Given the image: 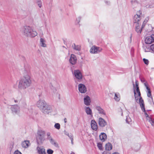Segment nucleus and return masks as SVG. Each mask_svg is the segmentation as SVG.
I'll return each mask as SVG.
<instances>
[{
  "label": "nucleus",
  "instance_id": "obj_1",
  "mask_svg": "<svg viewBox=\"0 0 154 154\" xmlns=\"http://www.w3.org/2000/svg\"><path fill=\"white\" fill-rule=\"evenodd\" d=\"M31 83L30 75L25 71L23 76L19 81L18 88L20 89H24L30 86Z\"/></svg>",
  "mask_w": 154,
  "mask_h": 154
},
{
  "label": "nucleus",
  "instance_id": "obj_2",
  "mask_svg": "<svg viewBox=\"0 0 154 154\" xmlns=\"http://www.w3.org/2000/svg\"><path fill=\"white\" fill-rule=\"evenodd\" d=\"M20 30L24 35L28 37H34L38 34L35 31L29 26H24Z\"/></svg>",
  "mask_w": 154,
  "mask_h": 154
},
{
  "label": "nucleus",
  "instance_id": "obj_3",
  "mask_svg": "<svg viewBox=\"0 0 154 154\" xmlns=\"http://www.w3.org/2000/svg\"><path fill=\"white\" fill-rule=\"evenodd\" d=\"M135 87L136 88V91L137 92V93L138 94V96H136V91L135 89H134V96L135 97V99L136 100H138V99H139V103L140 104V105H141V100H143V101L144 102L142 98V97L141 96V94L140 93V90L139 89V88L138 87V84L137 83V81H135Z\"/></svg>",
  "mask_w": 154,
  "mask_h": 154
},
{
  "label": "nucleus",
  "instance_id": "obj_4",
  "mask_svg": "<svg viewBox=\"0 0 154 154\" xmlns=\"http://www.w3.org/2000/svg\"><path fill=\"white\" fill-rule=\"evenodd\" d=\"M45 132L44 131H39L38 133L37 140L38 142L42 143L45 140Z\"/></svg>",
  "mask_w": 154,
  "mask_h": 154
},
{
  "label": "nucleus",
  "instance_id": "obj_5",
  "mask_svg": "<svg viewBox=\"0 0 154 154\" xmlns=\"http://www.w3.org/2000/svg\"><path fill=\"white\" fill-rule=\"evenodd\" d=\"M74 74L75 77L74 79L75 82L77 81L81 82L82 78V75L80 71L79 70H74Z\"/></svg>",
  "mask_w": 154,
  "mask_h": 154
},
{
  "label": "nucleus",
  "instance_id": "obj_6",
  "mask_svg": "<svg viewBox=\"0 0 154 154\" xmlns=\"http://www.w3.org/2000/svg\"><path fill=\"white\" fill-rule=\"evenodd\" d=\"M142 14L141 11H139L137 12L136 14L134 17L133 23L134 24L140 23V21L141 19V16L140 14Z\"/></svg>",
  "mask_w": 154,
  "mask_h": 154
},
{
  "label": "nucleus",
  "instance_id": "obj_7",
  "mask_svg": "<svg viewBox=\"0 0 154 154\" xmlns=\"http://www.w3.org/2000/svg\"><path fill=\"white\" fill-rule=\"evenodd\" d=\"M141 105L140 106L141 109L144 112L145 115L146 117V119L147 121H148L150 123L152 119L148 115L147 113L146 112V111L144 103L143 100H141Z\"/></svg>",
  "mask_w": 154,
  "mask_h": 154
},
{
  "label": "nucleus",
  "instance_id": "obj_8",
  "mask_svg": "<svg viewBox=\"0 0 154 154\" xmlns=\"http://www.w3.org/2000/svg\"><path fill=\"white\" fill-rule=\"evenodd\" d=\"M102 48L100 47L96 46H93L90 50V52L92 54H98L102 51Z\"/></svg>",
  "mask_w": 154,
  "mask_h": 154
},
{
  "label": "nucleus",
  "instance_id": "obj_9",
  "mask_svg": "<svg viewBox=\"0 0 154 154\" xmlns=\"http://www.w3.org/2000/svg\"><path fill=\"white\" fill-rule=\"evenodd\" d=\"M12 113L15 114H19L20 112V108L18 105H12L11 108Z\"/></svg>",
  "mask_w": 154,
  "mask_h": 154
},
{
  "label": "nucleus",
  "instance_id": "obj_10",
  "mask_svg": "<svg viewBox=\"0 0 154 154\" xmlns=\"http://www.w3.org/2000/svg\"><path fill=\"white\" fill-rule=\"evenodd\" d=\"M41 110L44 114H48L51 113L52 110L51 107L47 104Z\"/></svg>",
  "mask_w": 154,
  "mask_h": 154
},
{
  "label": "nucleus",
  "instance_id": "obj_11",
  "mask_svg": "<svg viewBox=\"0 0 154 154\" xmlns=\"http://www.w3.org/2000/svg\"><path fill=\"white\" fill-rule=\"evenodd\" d=\"M46 102L43 100H39L37 103V106L41 110L47 105Z\"/></svg>",
  "mask_w": 154,
  "mask_h": 154
},
{
  "label": "nucleus",
  "instance_id": "obj_12",
  "mask_svg": "<svg viewBox=\"0 0 154 154\" xmlns=\"http://www.w3.org/2000/svg\"><path fill=\"white\" fill-rule=\"evenodd\" d=\"M98 123L99 126L103 128L107 125L106 122L101 117H99L98 119Z\"/></svg>",
  "mask_w": 154,
  "mask_h": 154
},
{
  "label": "nucleus",
  "instance_id": "obj_13",
  "mask_svg": "<svg viewBox=\"0 0 154 154\" xmlns=\"http://www.w3.org/2000/svg\"><path fill=\"white\" fill-rule=\"evenodd\" d=\"M78 89L80 92L84 93L87 91V88L85 85L82 84H80L78 85Z\"/></svg>",
  "mask_w": 154,
  "mask_h": 154
},
{
  "label": "nucleus",
  "instance_id": "obj_14",
  "mask_svg": "<svg viewBox=\"0 0 154 154\" xmlns=\"http://www.w3.org/2000/svg\"><path fill=\"white\" fill-rule=\"evenodd\" d=\"M91 126L92 129L95 131H96L98 128L97 125L96 121L94 120H92L91 121Z\"/></svg>",
  "mask_w": 154,
  "mask_h": 154
},
{
  "label": "nucleus",
  "instance_id": "obj_15",
  "mask_svg": "<svg viewBox=\"0 0 154 154\" xmlns=\"http://www.w3.org/2000/svg\"><path fill=\"white\" fill-rule=\"evenodd\" d=\"M84 103L86 105L89 106L90 105L91 99L89 96H86L84 98Z\"/></svg>",
  "mask_w": 154,
  "mask_h": 154
},
{
  "label": "nucleus",
  "instance_id": "obj_16",
  "mask_svg": "<svg viewBox=\"0 0 154 154\" xmlns=\"http://www.w3.org/2000/svg\"><path fill=\"white\" fill-rule=\"evenodd\" d=\"M96 109L98 111V113L101 115H105L106 113L105 111L100 106H96Z\"/></svg>",
  "mask_w": 154,
  "mask_h": 154
},
{
  "label": "nucleus",
  "instance_id": "obj_17",
  "mask_svg": "<svg viewBox=\"0 0 154 154\" xmlns=\"http://www.w3.org/2000/svg\"><path fill=\"white\" fill-rule=\"evenodd\" d=\"M151 35L150 36L147 37L145 39V42L146 44H150L154 42V39L152 38Z\"/></svg>",
  "mask_w": 154,
  "mask_h": 154
},
{
  "label": "nucleus",
  "instance_id": "obj_18",
  "mask_svg": "<svg viewBox=\"0 0 154 154\" xmlns=\"http://www.w3.org/2000/svg\"><path fill=\"white\" fill-rule=\"evenodd\" d=\"M40 45L41 47H46L47 45L46 44V41L45 38H41L40 40Z\"/></svg>",
  "mask_w": 154,
  "mask_h": 154
},
{
  "label": "nucleus",
  "instance_id": "obj_19",
  "mask_svg": "<svg viewBox=\"0 0 154 154\" xmlns=\"http://www.w3.org/2000/svg\"><path fill=\"white\" fill-rule=\"evenodd\" d=\"M69 62L72 65L75 64V63L76 62V58L74 55H71Z\"/></svg>",
  "mask_w": 154,
  "mask_h": 154
},
{
  "label": "nucleus",
  "instance_id": "obj_20",
  "mask_svg": "<svg viewBox=\"0 0 154 154\" xmlns=\"http://www.w3.org/2000/svg\"><path fill=\"white\" fill-rule=\"evenodd\" d=\"M37 149L39 154H46L45 149L42 147H38Z\"/></svg>",
  "mask_w": 154,
  "mask_h": 154
},
{
  "label": "nucleus",
  "instance_id": "obj_21",
  "mask_svg": "<svg viewBox=\"0 0 154 154\" xmlns=\"http://www.w3.org/2000/svg\"><path fill=\"white\" fill-rule=\"evenodd\" d=\"M100 140L101 141L104 142L107 139V136L106 134L104 133H101L99 135Z\"/></svg>",
  "mask_w": 154,
  "mask_h": 154
},
{
  "label": "nucleus",
  "instance_id": "obj_22",
  "mask_svg": "<svg viewBox=\"0 0 154 154\" xmlns=\"http://www.w3.org/2000/svg\"><path fill=\"white\" fill-rule=\"evenodd\" d=\"M30 145V142L29 140H25L22 143V146L24 148H27Z\"/></svg>",
  "mask_w": 154,
  "mask_h": 154
},
{
  "label": "nucleus",
  "instance_id": "obj_23",
  "mask_svg": "<svg viewBox=\"0 0 154 154\" xmlns=\"http://www.w3.org/2000/svg\"><path fill=\"white\" fill-rule=\"evenodd\" d=\"M140 24L138 23L136 24L135 26V30L138 33H140L142 31V29L140 27Z\"/></svg>",
  "mask_w": 154,
  "mask_h": 154
},
{
  "label": "nucleus",
  "instance_id": "obj_24",
  "mask_svg": "<svg viewBox=\"0 0 154 154\" xmlns=\"http://www.w3.org/2000/svg\"><path fill=\"white\" fill-rule=\"evenodd\" d=\"M143 48L145 52L151 51V46H149L147 45H144L143 46Z\"/></svg>",
  "mask_w": 154,
  "mask_h": 154
},
{
  "label": "nucleus",
  "instance_id": "obj_25",
  "mask_svg": "<svg viewBox=\"0 0 154 154\" xmlns=\"http://www.w3.org/2000/svg\"><path fill=\"white\" fill-rule=\"evenodd\" d=\"M105 148L106 150H110L112 149V145L110 143H108L106 144Z\"/></svg>",
  "mask_w": 154,
  "mask_h": 154
},
{
  "label": "nucleus",
  "instance_id": "obj_26",
  "mask_svg": "<svg viewBox=\"0 0 154 154\" xmlns=\"http://www.w3.org/2000/svg\"><path fill=\"white\" fill-rule=\"evenodd\" d=\"M85 110L87 115H92V110L89 107H86L85 108Z\"/></svg>",
  "mask_w": 154,
  "mask_h": 154
},
{
  "label": "nucleus",
  "instance_id": "obj_27",
  "mask_svg": "<svg viewBox=\"0 0 154 154\" xmlns=\"http://www.w3.org/2000/svg\"><path fill=\"white\" fill-rule=\"evenodd\" d=\"M74 45L72 46L73 49L75 50L79 51L81 50V46L79 45H75V44H74Z\"/></svg>",
  "mask_w": 154,
  "mask_h": 154
},
{
  "label": "nucleus",
  "instance_id": "obj_28",
  "mask_svg": "<svg viewBox=\"0 0 154 154\" xmlns=\"http://www.w3.org/2000/svg\"><path fill=\"white\" fill-rule=\"evenodd\" d=\"M52 95L53 97L57 96V90L54 88L52 89Z\"/></svg>",
  "mask_w": 154,
  "mask_h": 154
},
{
  "label": "nucleus",
  "instance_id": "obj_29",
  "mask_svg": "<svg viewBox=\"0 0 154 154\" xmlns=\"http://www.w3.org/2000/svg\"><path fill=\"white\" fill-rule=\"evenodd\" d=\"M114 99L116 101H119L120 100V97L119 93H115Z\"/></svg>",
  "mask_w": 154,
  "mask_h": 154
},
{
  "label": "nucleus",
  "instance_id": "obj_30",
  "mask_svg": "<svg viewBox=\"0 0 154 154\" xmlns=\"http://www.w3.org/2000/svg\"><path fill=\"white\" fill-rule=\"evenodd\" d=\"M67 136L70 139V140H71V143L73 145V135L71 134H68V135H67Z\"/></svg>",
  "mask_w": 154,
  "mask_h": 154
},
{
  "label": "nucleus",
  "instance_id": "obj_31",
  "mask_svg": "<svg viewBox=\"0 0 154 154\" xmlns=\"http://www.w3.org/2000/svg\"><path fill=\"white\" fill-rule=\"evenodd\" d=\"M50 142L53 145H55V143L54 140L52 138V137H49L48 139Z\"/></svg>",
  "mask_w": 154,
  "mask_h": 154
},
{
  "label": "nucleus",
  "instance_id": "obj_32",
  "mask_svg": "<svg viewBox=\"0 0 154 154\" xmlns=\"http://www.w3.org/2000/svg\"><path fill=\"white\" fill-rule=\"evenodd\" d=\"M147 96L150 97L151 99L152 102H153V98L151 95V91H147Z\"/></svg>",
  "mask_w": 154,
  "mask_h": 154
},
{
  "label": "nucleus",
  "instance_id": "obj_33",
  "mask_svg": "<svg viewBox=\"0 0 154 154\" xmlns=\"http://www.w3.org/2000/svg\"><path fill=\"white\" fill-rule=\"evenodd\" d=\"M21 97H18L17 99H14V102L15 103H19L21 101Z\"/></svg>",
  "mask_w": 154,
  "mask_h": 154
},
{
  "label": "nucleus",
  "instance_id": "obj_34",
  "mask_svg": "<svg viewBox=\"0 0 154 154\" xmlns=\"http://www.w3.org/2000/svg\"><path fill=\"white\" fill-rule=\"evenodd\" d=\"M132 5L134 7H136L139 5L137 2L136 1H134L132 2Z\"/></svg>",
  "mask_w": 154,
  "mask_h": 154
},
{
  "label": "nucleus",
  "instance_id": "obj_35",
  "mask_svg": "<svg viewBox=\"0 0 154 154\" xmlns=\"http://www.w3.org/2000/svg\"><path fill=\"white\" fill-rule=\"evenodd\" d=\"M144 84L145 86V87L146 88V89L147 90V91H150L149 88L148 87V84L146 82H145L144 83Z\"/></svg>",
  "mask_w": 154,
  "mask_h": 154
},
{
  "label": "nucleus",
  "instance_id": "obj_36",
  "mask_svg": "<svg viewBox=\"0 0 154 154\" xmlns=\"http://www.w3.org/2000/svg\"><path fill=\"white\" fill-rule=\"evenodd\" d=\"M131 118L129 117L128 116L127 117L126 119V122L128 124H129V123L131 122Z\"/></svg>",
  "mask_w": 154,
  "mask_h": 154
},
{
  "label": "nucleus",
  "instance_id": "obj_37",
  "mask_svg": "<svg viewBox=\"0 0 154 154\" xmlns=\"http://www.w3.org/2000/svg\"><path fill=\"white\" fill-rule=\"evenodd\" d=\"M47 153L48 154H52L53 153V151L51 149H49L47 150Z\"/></svg>",
  "mask_w": 154,
  "mask_h": 154
},
{
  "label": "nucleus",
  "instance_id": "obj_38",
  "mask_svg": "<svg viewBox=\"0 0 154 154\" xmlns=\"http://www.w3.org/2000/svg\"><path fill=\"white\" fill-rule=\"evenodd\" d=\"M143 60L145 64L146 65H148L149 64V61L148 59H146L145 58H143Z\"/></svg>",
  "mask_w": 154,
  "mask_h": 154
},
{
  "label": "nucleus",
  "instance_id": "obj_39",
  "mask_svg": "<svg viewBox=\"0 0 154 154\" xmlns=\"http://www.w3.org/2000/svg\"><path fill=\"white\" fill-rule=\"evenodd\" d=\"M151 52L154 54V44L151 45Z\"/></svg>",
  "mask_w": 154,
  "mask_h": 154
},
{
  "label": "nucleus",
  "instance_id": "obj_40",
  "mask_svg": "<svg viewBox=\"0 0 154 154\" xmlns=\"http://www.w3.org/2000/svg\"><path fill=\"white\" fill-rule=\"evenodd\" d=\"M38 5L39 7L41 8L42 6V2L41 0H39L37 2Z\"/></svg>",
  "mask_w": 154,
  "mask_h": 154
},
{
  "label": "nucleus",
  "instance_id": "obj_41",
  "mask_svg": "<svg viewBox=\"0 0 154 154\" xmlns=\"http://www.w3.org/2000/svg\"><path fill=\"white\" fill-rule=\"evenodd\" d=\"M97 146L101 150L102 149V145L100 143H97Z\"/></svg>",
  "mask_w": 154,
  "mask_h": 154
},
{
  "label": "nucleus",
  "instance_id": "obj_42",
  "mask_svg": "<svg viewBox=\"0 0 154 154\" xmlns=\"http://www.w3.org/2000/svg\"><path fill=\"white\" fill-rule=\"evenodd\" d=\"M51 133L49 132H48L46 133V136L47 137V139H48L49 137H52L51 136Z\"/></svg>",
  "mask_w": 154,
  "mask_h": 154
},
{
  "label": "nucleus",
  "instance_id": "obj_43",
  "mask_svg": "<svg viewBox=\"0 0 154 154\" xmlns=\"http://www.w3.org/2000/svg\"><path fill=\"white\" fill-rule=\"evenodd\" d=\"M81 19V17H78L76 19V22L78 23H79L80 21V20Z\"/></svg>",
  "mask_w": 154,
  "mask_h": 154
},
{
  "label": "nucleus",
  "instance_id": "obj_44",
  "mask_svg": "<svg viewBox=\"0 0 154 154\" xmlns=\"http://www.w3.org/2000/svg\"><path fill=\"white\" fill-rule=\"evenodd\" d=\"M14 154H22V153L19 151L17 150L14 152Z\"/></svg>",
  "mask_w": 154,
  "mask_h": 154
},
{
  "label": "nucleus",
  "instance_id": "obj_45",
  "mask_svg": "<svg viewBox=\"0 0 154 154\" xmlns=\"http://www.w3.org/2000/svg\"><path fill=\"white\" fill-rule=\"evenodd\" d=\"M102 154H111V153L109 152L104 151L102 153Z\"/></svg>",
  "mask_w": 154,
  "mask_h": 154
},
{
  "label": "nucleus",
  "instance_id": "obj_46",
  "mask_svg": "<svg viewBox=\"0 0 154 154\" xmlns=\"http://www.w3.org/2000/svg\"><path fill=\"white\" fill-rule=\"evenodd\" d=\"M149 19V18L148 17H146L145 20H144L143 22H144L145 23H146L147 22L148 20Z\"/></svg>",
  "mask_w": 154,
  "mask_h": 154
},
{
  "label": "nucleus",
  "instance_id": "obj_47",
  "mask_svg": "<svg viewBox=\"0 0 154 154\" xmlns=\"http://www.w3.org/2000/svg\"><path fill=\"white\" fill-rule=\"evenodd\" d=\"M150 124H151L152 125L154 126V118L152 119V120Z\"/></svg>",
  "mask_w": 154,
  "mask_h": 154
},
{
  "label": "nucleus",
  "instance_id": "obj_48",
  "mask_svg": "<svg viewBox=\"0 0 154 154\" xmlns=\"http://www.w3.org/2000/svg\"><path fill=\"white\" fill-rule=\"evenodd\" d=\"M23 107L25 108H26L27 107V105L26 103H24L23 104Z\"/></svg>",
  "mask_w": 154,
  "mask_h": 154
},
{
  "label": "nucleus",
  "instance_id": "obj_49",
  "mask_svg": "<svg viewBox=\"0 0 154 154\" xmlns=\"http://www.w3.org/2000/svg\"><path fill=\"white\" fill-rule=\"evenodd\" d=\"M64 133L65 134H66V135H68V134H69L66 131H64Z\"/></svg>",
  "mask_w": 154,
  "mask_h": 154
},
{
  "label": "nucleus",
  "instance_id": "obj_50",
  "mask_svg": "<svg viewBox=\"0 0 154 154\" xmlns=\"http://www.w3.org/2000/svg\"><path fill=\"white\" fill-rule=\"evenodd\" d=\"M54 127L57 129H58V123L55 124L54 125Z\"/></svg>",
  "mask_w": 154,
  "mask_h": 154
},
{
  "label": "nucleus",
  "instance_id": "obj_51",
  "mask_svg": "<svg viewBox=\"0 0 154 154\" xmlns=\"http://www.w3.org/2000/svg\"><path fill=\"white\" fill-rule=\"evenodd\" d=\"M141 81L142 82H145V80L144 79H141Z\"/></svg>",
  "mask_w": 154,
  "mask_h": 154
},
{
  "label": "nucleus",
  "instance_id": "obj_52",
  "mask_svg": "<svg viewBox=\"0 0 154 154\" xmlns=\"http://www.w3.org/2000/svg\"><path fill=\"white\" fill-rule=\"evenodd\" d=\"M146 23H145L144 22H143V24L141 28L142 29L144 28V27L145 26V24Z\"/></svg>",
  "mask_w": 154,
  "mask_h": 154
},
{
  "label": "nucleus",
  "instance_id": "obj_53",
  "mask_svg": "<svg viewBox=\"0 0 154 154\" xmlns=\"http://www.w3.org/2000/svg\"><path fill=\"white\" fill-rule=\"evenodd\" d=\"M64 120L65 123H66V122L67 121H66V118H64Z\"/></svg>",
  "mask_w": 154,
  "mask_h": 154
},
{
  "label": "nucleus",
  "instance_id": "obj_54",
  "mask_svg": "<svg viewBox=\"0 0 154 154\" xmlns=\"http://www.w3.org/2000/svg\"><path fill=\"white\" fill-rule=\"evenodd\" d=\"M132 37V34H131V35H130V41H131H131Z\"/></svg>",
  "mask_w": 154,
  "mask_h": 154
},
{
  "label": "nucleus",
  "instance_id": "obj_55",
  "mask_svg": "<svg viewBox=\"0 0 154 154\" xmlns=\"http://www.w3.org/2000/svg\"><path fill=\"white\" fill-rule=\"evenodd\" d=\"M105 3L107 5H109V2L106 1Z\"/></svg>",
  "mask_w": 154,
  "mask_h": 154
},
{
  "label": "nucleus",
  "instance_id": "obj_56",
  "mask_svg": "<svg viewBox=\"0 0 154 154\" xmlns=\"http://www.w3.org/2000/svg\"><path fill=\"white\" fill-rule=\"evenodd\" d=\"M112 154H120L118 152H115L112 153Z\"/></svg>",
  "mask_w": 154,
  "mask_h": 154
},
{
  "label": "nucleus",
  "instance_id": "obj_57",
  "mask_svg": "<svg viewBox=\"0 0 154 154\" xmlns=\"http://www.w3.org/2000/svg\"><path fill=\"white\" fill-rule=\"evenodd\" d=\"M60 128V125L58 123V129H59Z\"/></svg>",
  "mask_w": 154,
  "mask_h": 154
},
{
  "label": "nucleus",
  "instance_id": "obj_58",
  "mask_svg": "<svg viewBox=\"0 0 154 154\" xmlns=\"http://www.w3.org/2000/svg\"><path fill=\"white\" fill-rule=\"evenodd\" d=\"M70 154H75V153L73 152H72Z\"/></svg>",
  "mask_w": 154,
  "mask_h": 154
},
{
  "label": "nucleus",
  "instance_id": "obj_59",
  "mask_svg": "<svg viewBox=\"0 0 154 154\" xmlns=\"http://www.w3.org/2000/svg\"><path fill=\"white\" fill-rule=\"evenodd\" d=\"M133 82V86H134V88L135 87H134V82Z\"/></svg>",
  "mask_w": 154,
  "mask_h": 154
},
{
  "label": "nucleus",
  "instance_id": "obj_60",
  "mask_svg": "<svg viewBox=\"0 0 154 154\" xmlns=\"http://www.w3.org/2000/svg\"><path fill=\"white\" fill-rule=\"evenodd\" d=\"M123 113H122V114H121V115H122V116H123Z\"/></svg>",
  "mask_w": 154,
  "mask_h": 154
},
{
  "label": "nucleus",
  "instance_id": "obj_61",
  "mask_svg": "<svg viewBox=\"0 0 154 154\" xmlns=\"http://www.w3.org/2000/svg\"><path fill=\"white\" fill-rule=\"evenodd\" d=\"M153 102V104H154V102L153 101V102Z\"/></svg>",
  "mask_w": 154,
  "mask_h": 154
}]
</instances>
